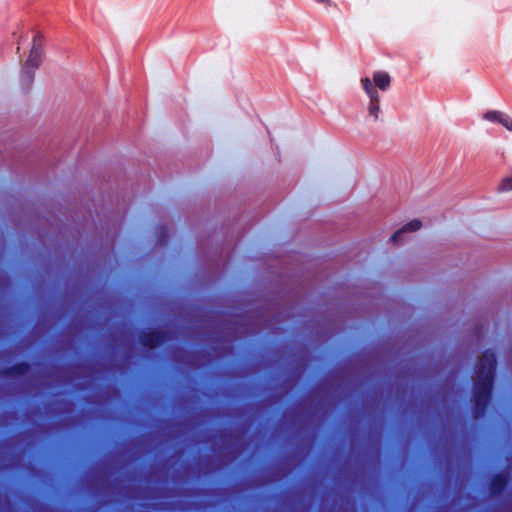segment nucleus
I'll return each instance as SVG.
<instances>
[{
	"label": "nucleus",
	"mask_w": 512,
	"mask_h": 512,
	"mask_svg": "<svg viewBox=\"0 0 512 512\" xmlns=\"http://www.w3.org/2000/svg\"><path fill=\"white\" fill-rule=\"evenodd\" d=\"M495 366V356L492 352L486 351L479 358L474 380V403H475V418H479L489 401L490 390L493 380V372Z\"/></svg>",
	"instance_id": "nucleus-1"
},
{
	"label": "nucleus",
	"mask_w": 512,
	"mask_h": 512,
	"mask_svg": "<svg viewBox=\"0 0 512 512\" xmlns=\"http://www.w3.org/2000/svg\"><path fill=\"white\" fill-rule=\"evenodd\" d=\"M44 37L41 33H35L32 38V45L23 70L30 78L33 76V70L37 69L42 61Z\"/></svg>",
	"instance_id": "nucleus-2"
},
{
	"label": "nucleus",
	"mask_w": 512,
	"mask_h": 512,
	"mask_svg": "<svg viewBox=\"0 0 512 512\" xmlns=\"http://www.w3.org/2000/svg\"><path fill=\"white\" fill-rule=\"evenodd\" d=\"M362 82L364 84L365 90L370 96L369 114L377 119L380 107L376 87L379 89H384V76L381 74L375 75V87L372 86V83L368 78L364 79Z\"/></svg>",
	"instance_id": "nucleus-3"
},
{
	"label": "nucleus",
	"mask_w": 512,
	"mask_h": 512,
	"mask_svg": "<svg viewBox=\"0 0 512 512\" xmlns=\"http://www.w3.org/2000/svg\"><path fill=\"white\" fill-rule=\"evenodd\" d=\"M422 226L420 220L414 219L408 224L404 225L401 229L396 231L389 239V243L394 247H399L404 243V237L409 232H415Z\"/></svg>",
	"instance_id": "nucleus-4"
},
{
	"label": "nucleus",
	"mask_w": 512,
	"mask_h": 512,
	"mask_svg": "<svg viewBox=\"0 0 512 512\" xmlns=\"http://www.w3.org/2000/svg\"><path fill=\"white\" fill-rule=\"evenodd\" d=\"M161 341V335L159 333H150L148 335H144L141 343L144 346H148L150 348L155 347Z\"/></svg>",
	"instance_id": "nucleus-5"
},
{
	"label": "nucleus",
	"mask_w": 512,
	"mask_h": 512,
	"mask_svg": "<svg viewBox=\"0 0 512 512\" xmlns=\"http://www.w3.org/2000/svg\"><path fill=\"white\" fill-rule=\"evenodd\" d=\"M506 484V478L503 475H497L492 482V492L499 493Z\"/></svg>",
	"instance_id": "nucleus-6"
},
{
	"label": "nucleus",
	"mask_w": 512,
	"mask_h": 512,
	"mask_svg": "<svg viewBox=\"0 0 512 512\" xmlns=\"http://www.w3.org/2000/svg\"><path fill=\"white\" fill-rule=\"evenodd\" d=\"M508 190H512V177L504 178L499 185V191Z\"/></svg>",
	"instance_id": "nucleus-7"
},
{
	"label": "nucleus",
	"mask_w": 512,
	"mask_h": 512,
	"mask_svg": "<svg viewBox=\"0 0 512 512\" xmlns=\"http://www.w3.org/2000/svg\"><path fill=\"white\" fill-rule=\"evenodd\" d=\"M484 118L487 119V120H492V121H499L501 122V120L503 119L501 113L497 112V111H490V112H487L485 115H484Z\"/></svg>",
	"instance_id": "nucleus-8"
},
{
	"label": "nucleus",
	"mask_w": 512,
	"mask_h": 512,
	"mask_svg": "<svg viewBox=\"0 0 512 512\" xmlns=\"http://www.w3.org/2000/svg\"><path fill=\"white\" fill-rule=\"evenodd\" d=\"M507 129L512 130V121L506 118H503L501 122Z\"/></svg>",
	"instance_id": "nucleus-9"
},
{
	"label": "nucleus",
	"mask_w": 512,
	"mask_h": 512,
	"mask_svg": "<svg viewBox=\"0 0 512 512\" xmlns=\"http://www.w3.org/2000/svg\"><path fill=\"white\" fill-rule=\"evenodd\" d=\"M389 82H390V78L388 75H386V80H385L386 86L389 84Z\"/></svg>",
	"instance_id": "nucleus-10"
}]
</instances>
